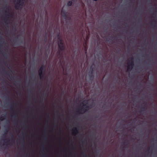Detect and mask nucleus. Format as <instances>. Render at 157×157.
Returning <instances> with one entry per match:
<instances>
[{
    "label": "nucleus",
    "mask_w": 157,
    "mask_h": 157,
    "mask_svg": "<svg viewBox=\"0 0 157 157\" xmlns=\"http://www.w3.org/2000/svg\"><path fill=\"white\" fill-rule=\"evenodd\" d=\"M87 102H88V101H83V102H82V105L84 107H85V106L86 105V104L85 105L84 104H86Z\"/></svg>",
    "instance_id": "39448f33"
},
{
    "label": "nucleus",
    "mask_w": 157,
    "mask_h": 157,
    "mask_svg": "<svg viewBox=\"0 0 157 157\" xmlns=\"http://www.w3.org/2000/svg\"><path fill=\"white\" fill-rule=\"evenodd\" d=\"M72 3V2H71V1H69V2H68V3H67V5H68V6H71V5Z\"/></svg>",
    "instance_id": "423d86ee"
},
{
    "label": "nucleus",
    "mask_w": 157,
    "mask_h": 157,
    "mask_svg": "<svg viewBox=\"0 0 157 157\" xmlns=\"http://www.w3.org/2000/svg\"><path fill=\"white\" fill-rule=\"evenodd\" d=\"M83 156L84 157H87V155L86 153H83Z\"/></svg>",
    "instance_id": "0eeeda50"
},
{
    "label": "nucleus",
    "mask_w": 157,
    "mask_h": 157,
    "mask_svg": "<svg viewBox=\"0 0 157 157\" xmlns=\"http://www.w3.org/2000/svg\"><path fill=\"white\" fill-rule=\"evenodd\" d=\"M45 139H48V138H45Z\"/></svg>",
    "instance_id": "ddd939ff"
},
{
    "label": "nucleus",
    "mask_w": 157,
    "mask_h": 157,
    "mask_svg": "<svg viewBox=\"0 0 157 157\" xmlns=\"http://www.w3.org/2000/svg\"><path fill=\"white\" fill-rule=\"evenodd\" d=\"M43 70V67H41L39 70V75L40 78H41V75Z\"/></svg>",
    "instance_id": "20e7f679"
},
{
    "label": "nucleus",
    "mask_w": 157,
    "mask_h": 157,
    "mask_svg": "<svg viewBox=\"0 0 157 157\" xmlns=\"http://www.w3.org/2000/svg\"><path fill=\"white\" fill-rule=\"evenodd\" d=\"M133 65V63H131L132 66Z\"/></svg>",
    "instance_id": "9d476101"
},
{
    "label": "nucleus",
    "mask_w": 157,
    "mask_h": 157,
    "mask_svg": "<svg viewBox=\"0 0 157 157\" xmlns=\"http://www.w3.org/2000/svg\"><path fill=\"white\" fill-rule=\"evenodd\" d=\"M30 154H29L28 155V157H30Z\"/></svg>",
    "instance_id": "1a4fd4ad"
},
{
    "label": "nucleus",
    "mask_w": 157,
    "mask_h": 157,
    "mask_svg": "<svg viewBox=\"0 0 157 157\" xmlns=\"http://www.w3.org/2000/svg\"><path fill=\"white\" fill-rule=\"evenodd\" d=\"M27 156H28V155H26V156H25V157H27Z\"/></svg>",
    "instance_id": "9b49d317"
},
{
    "label": "nucleus",
    "mask_w": 157,
    "mask_h": 157,
    "mask_svg": "<svg viewBox=\"0 0 157 157\" xmlns=\"http://www.w3.org/2000/svg\"><path fill=\"white\" fill-rule=\"evenodd\" d=\"M3 141H0V148L2 146H5L7 149H8L9 147L11 146L12 143L10 142V138H2ZM12 139L13 138H11Z\"/></svg>",
    "instance_id": "f257e3e1"
},
{
    "label": "nucleus",
    "mask_w": 157,
    "mask_h": 157,
    "mask_svg": "<svg viewBox=\"0 0 157 157\" xmlns=\"http://www.w3.org/2000/svg\"><path fill=\"white\" fill-rule=\"evenodd\" d=\"M94 1H97V0H94Z\"/></svg>",
    "instance_id": "f8f14e48"
},
{
    "label": "nucleus",
    "mask_w": 157,
    "mask_h": 157,
    "mask_svg": "<svg viewBox=\"0 0 157 157\" xmlns=\"http://www.w3.org/2000/svg\"><path fill=\"white\" fill-rule=\"evenodd\" d=\"M59 47L61 50H62L64 49V46L63 44L62 43L61 40H59L58 42Z\"/></svg>",
    "instance_id": "f03ea898"
},
{
    "label": "nucleus",
    "mask_w": 157,
    "mask_h": 157,
    "mask_svg": "<svg viewBox=\"0 0 157 157\" xmlns=\"http://www.w3.org/2000/svg\"><path fill=\"white\" fill-rule=\"evenodd\" d=\"M23 138V139H25V138Z\"/></svg>",
    "instance_id": "4468645a"
},
{
    "label": "nucleus",
    "mask_w": 157,
    "mask_h": 157,
    "mask_svg": "<svg viewBox=\"0 0 157 157\" xmlns=\"http://www.w3.org/2000/svg\"><path fill=\"white\" fill-rule=\"evenodd\" d=\"M72 132L73 135H76L78 132V131L77 129V128H73L72 129Z\"/></svg>",
    "instance_id": "7ed1b4c3"
},
{
    "label": "nucleus",
    "mask_w": 157,
    "mask_h": 157,
    "mask_svg": "<svg viewBox=\"0 0 157 157\" xmlns=\"http://www.w3.org/2000/svg\"><path fill=\"white\" fill-rule=\"evenodd\" d=\"M46 155L45 154H44L43 155V157H44V156H46Z\"/></svg>",
    "instance_id": "6e6552de"
}]
</instances>
